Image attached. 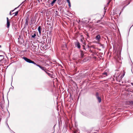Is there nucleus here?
<instances>
[{
  "label": "nucleus",
  "instance_id": "obj_48",
  "mask_svg": "<svg viewBox=\"0 0 133 133\" xmlns=\"http://www.w3.org/2000/svg\"><path fill=\"white\" fill-rule=\"evenodd\" d=\"M109 1H110V2H111L112 0H109Z\"/></svg>",
  "mask_w": 133,
  "mask_h": 133
},
{
  "label": "nucleus",
  "instance_id": "obj_46",
  "mask_svg": "<svg viewBox=\"0 0 133 133\" xmlns=\"http://www.w3.org/2000/svg\"><path fill=\"white\" fill-rule=\"evenodd\" d=\"M1 118H0V122H1Z\"/></svg>",
  "mask_w": 133,
  "mask_h": 133
},
{
  "label": "nucleus",
  "instance_id": "obj_34",
  "mask_svg": "<svg viewBox=\"0 0 133 133\" xmlns=\"http://www.w3.org/2000/svg\"><path fill=\"white\" fill-rule=\"evenodd\" d=\"M46 46H44L43 47H42V48H43V49H44L45 48H46Z\"/></svg>",
  "mask_w": 133,
  "mask_h": 133
},
{
  "label": "nucleus",
  "instance_id": "obj_27",
  "mask_svg": "<svg viewBox=\"0 0 133 133\" xmlns=\"http://www.w3.org/2000/svg\"><path fill=\"white\" fill-rule=\"evenodd\" d=\"M123 71L124 72L123 73V75L121 76V77H122V78L123 77H124V76L125 75V72L124 71Z\"/></svg>",
  "mask_w": 133,
  "mask_h": 133
},
{
  "label": "nucleus",
  "instance_id": "obj_35",
  "mask_svg": "<svg viewBox=\"0 0 133 133\" xmlns=\"http://www.w3.org/2000/svg\"><path fill=\"white\" fill-rule=\"evenodd\" d=\"M12 86V88H10V89H14V87L13 86Z\"/></svg>",
  "mask_w": 133,
  "mask_h": 133
},
{
  "label": "nucleus",
  "instance_id": "obj_21",
  "mask_svg": "<svg viewBox=\"0 0 133 133\" xmlns=\"http://www.w3.org/2000/svg\"><path fill=\"white\" fill-rule=\"evenodd\" d=\"M18 11H17L15 12V15H14V16H16L18 14Z\"/></svg>",
  "mask_w": 133,
  "mask_h": 133
},
{
  "label": "nucleus",
  "instance_id": "obj_7",
  "mask_svg": "<svg viewBox=\"0 0 133 133\" xmlns=\"http://www.w3.org/2000/svg\"><path fill=\"white\" fill-rule=\"evenodd\" d=\"M75 44L76 46H77L78 48H81L80 43L78 41L76 42H75Z\"/></svg>",
  "mask_w": 133,
  "mask_h": 133
},
{
  "label": "nucleus",
  "instance_id": "obj_45",
  "mask_svg": "<svg viewBox=\"0 0 133 133\" xmlns=\"http://www.w3.org/2000/svg\"><path fill=\"white\" fill-rule=\"evenodd\" d=\"M12 82H11V83H12Z\"/></svg>",
  "mask_w": 133,
  "mask_h": 133
},
{
  "label": "nucleus",
  "instance_id": "obj_10",
  "mask_svg": "<svg viewBox=\"0 0 133 133\" xmlns=\"http://www.w3.org/2000/svg\"><path fill=\"white\" fill-rule=\"evenodd\" d=\"M80 52H81L80 54L81 57V58H83V57L84 56V53L83 51L81 50L80 51Z\"/></svg>",
  "mask_w": 133,
  "mask_h": 133
},
{
  "label": "nucleus",
  "instance_id": "obj_28",
  "mask_svg": "<svg viewBox=\"0 0 133 133\" xmlns=\"http://www.w3.org/2000/svg\"><path fill=\"white\" fill-rule=\"evenodd\" d=\"M103 74L104 75H107V73L106 72H104L103 73Z\"/></svg>",
  "mask_w": 133,
  "mask_h": 133
},
{
  "label": "nucleus",
  "instance_id": "obj_37",
  "mask_svg": "<svg viewBox=\"0 0 133 133\" xmlns=\"http://www.w3.org/2000/svg\"><path fill=\"white\" fill-rule=\"evenodd\" d=\"M101 21L100 20H98L97 22V23H98Z\"/></svg>",
  "mask_w": 133,
  "mask_h": 133
},
{
  "label": "nucleus",
  "instance_id": "obj_5",
  "mask_svg": "<svg viewBox=\"0 0 133 133\" xmlns=\"http://www.w3.org/2000/svg\"><path fill=\"white\" fill-rule=\"evenodd\" d=\"M96 96L98 102L100 103L101 102V99L100 97L99 96V94L98 92H96Z\"/></svg>",
  "mask_w": 133,
  "mask_h": 133
},
{
  "label": "nucleus",
  "instance_id": "obj_41",
  "mask_svg": "<svg viewBox=\"0 0 133 133\" xmlns=\"http://www.w3.org/2000/svg\"><path fill=\"white\" fill-rule=\"evenodd\" d=\"M110 2V1H109L107 3V4L108 5H109V4Z\"/></svg>",
  "mask_w": 133,
  "mask_h": 133
},
{
  "label": "nucleus",
  "instance_id": "obj_29",
  "mask_svg": "<svg viewBox=\"0 0 133 133\" xmlns=\"http://www.w3.org/2000/svg\"><path fill=\"white\" fill-rule=\"evenodd\" d=\"M114 77H115L116 78H117L119 76H117V75L116 76V75L115 74L114 75Z\"/></svg>",
  "mask_w": 133,
  "mask_h": 133
},
{
  "label": "nucleus",
  "instance_id": "obj_30",
  "mask_svg": "<svg viewBox=\"0 0 133 133\" xmlns=\"http://www.w3.org/2000/svg\"><path fill=\"white\" fill-rule=\"evenodd\" d=\"M83 49L87 51V50L85 48V46H83Z\"/></svg>",
  "mask_w": 133,
  "mask_h": 133
},
{
  "label": "nucleus",
  "instance_id": "obj_53",
  "mask_svg": "<svg viewBox=\"0 0 133 133\" xmlns=\"http://www.w3.org/2000/svg\"><path fill=\"white\" fill-rule=\"evenodd\" d=\"M8 104H9V102H8Z\"/></svg>",
  "mask_w": 133,
  "mask_h": 133
},
{
  "label": "nucleus",
  "instance_id": "obj_32",
  "mask_svg": "<svg viewBox=\"0 0 133 133\" xmlns=\"http://www.w3.org/2000/svg\"><path fill=\"white\" fill-rule=\"evenodd\" d=\"M11 130V133H15V132L13 131L12 130Z\"/></svg>",
  "mask_w": 133,
  "mask_h": 133
},
{
  "label": "nucleus",
  "instance_id": "obj_52",
  "mask_svg": "<svg viewBox=\"0 0 133 133\" xmlns=\"http://www.w3.org/2000/svg\"><path fill=\"white\" fill-rule=\"evenodd\" d=\"M106 11L105 10V11H104V12H106Z\"/></svg>",
  "mask_w": 133,
  "mask_h": 133
},
{
  "label": "nucleus",
  "instance_id": "obj_14",
  "mask_svg": "<svg viewBox=\"0 0 133 133\" xmlns=\"http://www.w3.org/2000/svg\"><path fill=\"white\" fill-rule=\"evenodd\" d=\"M34 34L33 35H32L31 36V37L32 38H35V37L36 36V33L35 31H34Z\"/></svg>",
  "mask_w": 133,
  "mask_h": 133
},
{
  "label": "nucleus",
  "instance_id": "obj_3",
  "mask_svg": "<svg viewBox=\"0 0 133 133\" xmlns=\"http://www.w3.org/2000/svg\"><path fill=\"white\" fill-rule=\"evenodd\" d=\"M6 59L4 58V56L3 55H0V66L2 64L6 62Z\"/></svg>",
  "mask_w": 133,
  "mask_h": 133
},
{
  "label": "nucleus",
  "instance_id": "obj_23",
  "mask_svg": "<svg viewBox=\"0 0 133 133\" xmlns=\"http://www.w3.org/2000/svg\"><path fill=\"white\" fill-rule=\"evenodd\" d=\"M124 92H122V94L121 95V97L122 98H123V96H124Z\"/></svg>",
  "mask_w": 133,
  "mask_h": 133
},
{
  "label": "nucleus",
  "instance_id": "obj_2",
  "mask_svg": "<svg viewBox=\"0 0 133 133\" xmlns=\"http://www.w3.org/2000/svg\"><path fill=\"white\" fill-rule=\"evenodd\" d=\"M22 58L27 62L30 63H32L34 65L36 64V63L34 61L31 60L30 59L28 58L25 56L23 57Z\"/></svg>",
  "mask_w": 133,
  "mask_h": 133
},
{
  "label": "nucleus",
  "instance_id": "obj_19",
  "mask_svg": "<svg viewBox=\"0 0 133 133\" xmlns=\"http://www.w3.org/2000/svg\"><path fill=\"white\" fill-rule=\"evenodd\" d=\"M50 28L51 29V30H50V31H49V32H47L48 34V33L49 35H50L51 34V31H51V30L52 29V27H50Z\"/></svg>",
  "mask_w": 133,
  "mask_h": 133
},
{
  "label": "nucleus",
  "instance_id": "obj_18",
  "mask_svg": "<svg viewBox=\"0 0 133 133\" xmlns=\"http://www.w3.org/2000/svg\"><path fill=\"white\" fill-rule=\"evenodd\" d=\"M30 21L31 22H32L33 23H34L35 22V19L34 18H32L31 19Z\"/></svg>",
  "mask_w": 133,
  "mask_h": 133
},
{
  "label": "nucleus",
  "instance_id": "obj_17",
  "mask_svg": "<svg viewBox=\"0 0 133 133\" xmlns=\"http://www.w3.org/2000/svg\"><path fill=\"white\" fill-rule=\"evenodd\" d=\"M46 70L45 69V70H44V71L45 72V73L47 74L49 76H52V75L50 73H49L47 72L46 71Z\"/></svg>",
  "mask_w": 133,
  "mask_h": 133
},
{
  "label": "nucleus",
  "instance_id": "obj_39",
  "mask_svg": "<svg viewBox=\"0 0 133 133\" xmlns=\"http://www.w3.org/2000/svg\"><path fill=\"white\" fill-rule=\"evenodd\" d=\"M7 126H8V127L9 128L10 130H11V129H10V128H9V126L8 125V124L7 123Z\"/></svg>",
  "mask_w": 133,
  "mask_h": 133
},
{
  "label": "nucleus",
  "instance_id": "obj_40",
  "mask_svg": "<svg viewBox=\"0 0 133 133\" xmlns=\"http://www.w3.org/2000/svg\"><path fill=\"white\" fill-rule=\"evenodd\" d=\"M14 11V10H11L10 11V13H11L12 12H13V11Z\"/></svg>",
  "mask_w": 133,
  "mask_h": 133
},
{
  "label": "nucleus",
  "instance_id": "obj_13",
  "mask_svg": "<svg viewBox=\"0 0 133 133\" xmlns=\"http://www.w3.org/2000/svg\"><path fill=\"white\" fill-rule=\"evenodd\" d=\"M38 30L39 34H41V27L40 26H39L38 28Z\"/></svg>",
  "mask_w": 133,
  "mask_h": 133
},
{
  "label": "nucleus",
  "instance_id": "obj_51",
  "mask_svg": "<svg viewBox=\"0 0 133 133\" xmlns=\"http://www.w3.org/2000/svg\"><path fill=\"white\" fill-rule=\"evenodd\" d=\"M87 37H89V36L88 35H87Z\"/></svg>",
  "mask_w": 133,
  "mask_h": 133
},
{
  "label": "nucleus",
  "instance_id": "obj_49",
  "mask_svg": "<svg viewBox=\"0 0 133 133\" xmlns=\"http://www.w3.org/2000/svg\"><path fill=\"white\" fill-rule=\"evenodd\" d=\"M1 45H0V48H1Z\"/></svg>",
  "mask_w": 133,
  "mask_h": 133
},
{
  "label": "nucleus",
  "instance_id": "obj_43",
  "mask_svg": "<svg viewBox=\"0 0 133 133\" xmlns=\"http://www.w3.org/2000/svg\"><path fill=\"white\" fill-rule=\"evenodd\" d=\"M11 13H10V15H11L12 14H11Z\"/></svg>",
  "mask_w": 133,
  "mask_h": 133
},
{
  "label": "nucleus",
  "instance_id": "obj_22",
  "mask_svg": "<svg viewBox=\"0 0 133 133\" xmlns=\"http://www.w3.org/2000/svg\"><path fill=\"white\" fill-rule=\"evenodd\" d=\"M125 4V2H123L122 3V6H123V8H124L125 7V5H124V4Z\"/></svg>",
  "mask_w": 133,
  "mask_h": 133
},
{
  "label": "nucleus",
  "instance_id": "obj_20",
  "mask_svg": "<svg viewBox=\"0 0 133 133\" xmlns=\"http://www.w3.org/2000/svg\"><path fill=\"white\" fill-rule=\"evenodd\" d=\"M56 1L55 0H53L52 1V2H51V4L53 6V4L54 3H55V2H56Z\"/></svg>",
  "mask_w": 133,
  "mask_h": 133
},
{
  "label": "nucleus",
  "instance_id": "obj_54",
  "mask_svg": "<svg viewBox=\"0 0 133 133\" xmlns=\"http://www.w3.org/2000/svg\"><path fill=\"white\" fill-rule=\"evenodd\" d=\"M14 14V13H13V14Z\"/></svg>",
  "mask_w": 133,
  "mask_h": 133
},
{
  "label": "nucleus",
  "instance_id": "obj_16",
  "mask_svg": "<svg viewBox=\"0 0 133 133\" xmlns=\"http://www.w3.org/2000/svg\"><path fill=\"white\" fill-rule=\"evenodd\" d=\"M58 11H57L55 10V16H59V15L58 14Z\"/></svg>",
  "mask_w": 133,
  "mask_h": 133
},
{
  "label": "nucleus",
  "instance_id": "obj_8",
  "mask_svg": "<svg viewBox=\"0 0 133 133\" xmlns=\"http://www.w3.org/2000/svg\"><path fill=\"white\" fill-rule=\"evenodd\" d=\"M35 65H36V66H38L40 68H41V69H42L43 70H45V68L43 67L42 66H41L40 65H39L38 64H37L36 63V64H34Z\"/></svg>",
  "mask_w": 133,
  "mask_h": 133
},
{
  "label": "nucleus",
  "instance_id": "obj_50",
  "mask_svg": "<svg viewBox=\"0 0 133 133\" xmlns=\"http://www.w3.org/2000/svg\"><path fill=\"white\" fill-rule=\"evenodd\" d=\"M38 1V2H40V1L39 0V1Z\"/></svg>",
  "mask_w": 133,
  "mask_h": 133
},
{
  "label": "nucleus",
  "instance_id": "obj_31",
  "mask_svg": "<svg viewBox=\"0 0 133 133\" xmlns=\"http://www.w3.org/2000/svg\"><path fill=\"white\" fill-rule=\"evenodd\" d=\"M68 5L70 7H71V4L70 2H69V3H68Z\"/></svg>",
  "mask_w": 133,
  "mask_h": 133
},
{
  "label": "nucleus",
  "instance_id": "obj_4",
  "mask_svg": "<svg viewBox=\"0 0 133 133\" xmlns=\"http://www.w3.org/2000/svg\"><path fill=\"white\" fill-rule=\"evenodd\" d=\"M25 20V24L24 25V28L28 27V23L29 21V18L28 17H27L26 18Z\"/></svg>",
  "mask_w": 133,
  "mask_h": 133
},
{
  "label": "nucleus",
  "instance_id": "obj_1",
  "mask_svg": "<svg viewBox=\"0 0 133 133\" xmlns=\"http://www.w3.org/2000/svg\"><path fill=\"white\" fill-rule=\"evenodd\" d=\"M31 46L33 49L34 52L37 53H39L40 50H39V45L38 44L34 43L31 44Z\"/></svg>",
  "mask_w": 133,
  "mask_h": 133
},
{
  "label": "nucleus",
  "instance_id": "obj_36",
  "mask_svg": "<svg viewBox=\"0 0 133 133\" xmlns=\"http://www.w3.org/2000/svg\"><path fill=\"white\" fill-rule=\"evenodd\" d=\"M66 1H67V2L68 3H69V2H70V1L69 0H66Z\"/></svg>",
  "mask_w": 133,
  "mask_h": 133
},
{
  "label": "nucleus",
  "instance_id": "obj_38",
  "mask_svg": "<svg viewBox=\"0 0 133 133\" xmlns=\"http://www.w3.org/2000/svg\"><path fill=\"white\" fill-rule=\"evenodd\" d=\"M6 19H7V21H9V18L8 17H7L6 18Z\"/></svg>",
  "mask_w": 133,
  "mask_h": 133
},
{
  "label": "nucleus",
  "instance_id": "obj_26",
  "mask_svg": "<svg viewBox=\"0 0 133 133\" xmlns=\"http://www.w3.org/2000/svg\"><path fill=\"white\" fill-rule=\"evenodd\" d=\"M46 37L45 36H43L42 37V38L43 39H45L46 38Z\"/></svg>",
  "mask_w": 133,
  "mask_h": 133
},
{
  "label": "nucleus",
  "instance_id": "obj_47",
  "mask_svg": "<svg viewBox=\"0 0 133 133\" xmlns=\"http://www.w3.org/2000/svg\"><path fill=\"white\" fill-rule=\"evenodd\" d=\"M131 84H132V85H133V83H131Z\"/></svg>",
  "mask_w": 133,
  "mask_h": 133
},
{
  "label": "nucleus",
  "instance_id": "obj_44",
  "mask_svg": "<svg viewBox=\"0 0 133 133\" xmlns=\"http://www.w3.org/2000/svg\"><path fill=\"white\" fill-rule=\"evenodd\" d=\"M87 46H88V48H89L90 47V46L88 45H87Z\"/></svg>",
  "mask_w": 133,
  "mask_h": 133
},
{
  "label": "nucleus",
  "instance_id": "obj_12",
  "mask_svg": "<svg viewBox=\"0 0 133 133\" xmlns=\"http://www.w3.org/2000/svg\"><path fill=\"white\" fill-rule=\"evenodd\" d=\"M7 28H9L10 25V21H7L6 22Z\"/></svg>",
  "mask_w": 133,
  "mask_h": 133
},
{
  "label": "nucleus",
  "instance_id": "obj_42",
  "mask_svg": "<svg viewBox=\"0 0 133 133\" xmlns=\"http://www.w3.org/2000/svg\"><path fill=\"white\" fill-rule=\"evenodd\" d=\"M14 30V31H15L16 30V29L15 27L14 29H13Z\"/></svg>",
  "mask_w": 133,
  "mask_h": 133
},
{
  "label": "nucleus",
  "instance_id": "obj_25",
  "mask_svg": "<svg viewBox=\"0 0 133 133\" xmlns=\"http://www.w3.org/2000/svg\"><path fill=\"white\" fill-rule=\"evenodd\" d=\"M33 22L30 21V25L31 26H32L33 25Z\"/></svg>",
  "mask_w": 133,
  "mask_h": 133
},
{
  "label": "nucleus",
  "instance_id": "obj_24",
  "mask_svg": "<svg viewBox=\"0 0 133 133\" xmlns=\"http://www.w3.org/2000/svg\"><path fill=\"white\" fill-rule=\"evenodd\" d=\"M23 2H22V3H21L20 5L19 6H18L17 7H16V8H15L14 9V10H16V9H17V8H18L19 6H20L21 4H22V3H23Z\"/></svg>",
  "mask_w": 133,
  "mask_h": 133
},
{
  "label": "nucleus",
  "instance_id": "obj_9",
  "mask_svg": "<svg viewBox=\"0 0 133 133\" xmlns=\"http://www.w3.org/2000/svg\"><path fill=\"white\" fill-rule=\"evenodd\" d=\"M80 113L84 116H87V114L84 112H83L82 111H81L80 112Z\"/></svg>",
  "mask_w": 133,
  "mask_h": 133
},
{
  "label": "nucleus",
  "instance_id": "obj_15",
  "mask_svg": "<svg viewBox=\"0 0 133 133\" xmlns=\"http://www.w3.org/2000/svg\"><path fill=\"white\" fill-rule=\"evenodd\" d=\"M57 2L59 5H61L62 4L61 0H57Z\"/></svg>",
  "mask_w": 133,
  "mask_h": 133
},
{
  "label": "nucleus",
  "instance_id": "obj_33",
  "mask_svg": "<svg viewBox=\"0 0 133 133\" xmlns=\"http://www.w3.org/2000/svg\"><path fill=\"white\" fill-rule=\"evenodd\" d=\"M86 58H85L84 59H83V62H85V61H86Z\"/></svg>",
  "mask_w": 133,
  "mask_h": 133
},
{
  "label": "nucleus",
  "instance_id": "obj_6",
  "mask_svg": "<svg viewBox=\"0 0 133 133\" xmlns=\"http://www.w3.org/2000/svg\"><path fill=\"white\" fill-rule=\"evenodd\" d=\"M5 103L4 100H3V101H2L1 103L0 104V107L3 110L4 109V103Z\"/></svg>",
  "mask_w": 133,
  "mask_h": 133
},
{
  "label": "nucleus",
  "instance_id": "obj_11",
  "mask_svg": "<svg viewBox=\"0 0 133 133\" xmlns=\"http://www.w3.org/2000/svg\"><path fill=\"white\" fill-rule=\"evenodd\" d=\"M100 38L101 36L99 35H98L96 36V39L97 41H99Z\"/></svg>",
  "mask_w": 133,
  "mask_h": 133
}]
</instances>
